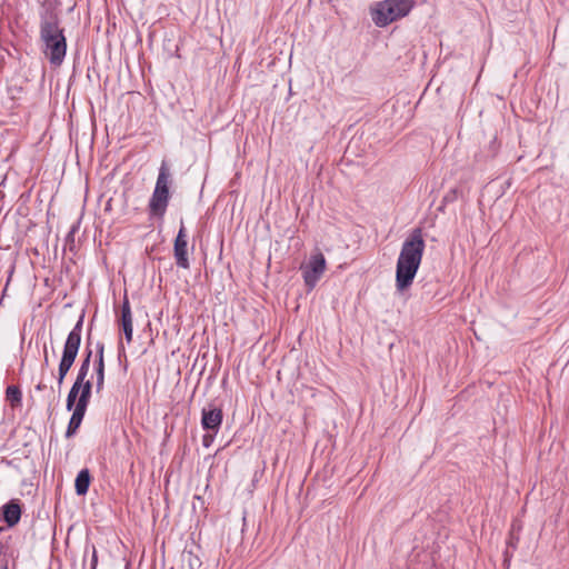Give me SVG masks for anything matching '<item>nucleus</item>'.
Listing matches in <instances>:
<instances>
[{"instance_id": "obj_4", "label": "nucleus", "mask_w": 569, "mask_h": 569, "mask_svg": "<svg viewBox=\"0 0 569 569\" xmlns=\"http://www.w3.org/2000/svg\"><path fill=\"white\" fill-rule=\"evenodd\" d=\"M169 183L170 171L167 163L163 161L159 169L156 187L149 202V210L151 214L159 217L164 214L170 197Z\"/></svg>"}, {"instance_id": "obj_6", "label": "nucleus", "mask_w": 569, "mask_h": 569, "mask_svg": "<svg viewBox=\"0 0 569 569\" xmlns=\"http://www.w3.org/2000/svg\"><path fill=\"white\" fill-rule=\"evenodd\" d=\"M326 258L320 251L313 252L308 262L301 266L303 280L309 289H313L316 287L317 282L326 271Z\"/></svg>"}, {"instance_id": "obj_9", "label": "nucleus", "mask_w": 569, "mask_h": 569, "mask_svg": "<svg viewBox=\"0 0 569 569\" xmlns=\"http://www.w3.org/2000/svg\"><path fill=\"white\" fill-rule=\"evenodd\" d=\"M120 323L128 343L132 341L133 325H132V312L130 302L127 296L123 298L121 306V319Z\"/></svg>"}, {"instance_id": "obj_1", "label": "nucleus", "mask_w": 569, "mask_h": 569, "mask_svg": "<svg viewBox=\"0 0 569 569\" xmlns=\"http://www.w3.org/2000/svg\"><path fill=\"white\" fill-rule=\"evenodd\" d=\"M39 43L43 57L52 67H60L67 54V38L58 13L51 8L40 12Z\"/></svg>"}, {"instance_id": "obj_23", "label": "nucleus", "mask_w": 569, "mask_h": 569, "mask_svg": "<svg viewBox=\"0 0 569 569\" xmlns=\"http://www.w3.org/2000/svg\"><path fill=\"white\" fill-rule=\"evenodd\" d=\"M43 388H44V386H43V385H41V383H39V385L37 386V389H38V390H42Z\"/></svg>"}, {"instance_id": "obj_16", "label": "nucleus", "mask_w": 569, "mask_h": 569, "mask_svg": "<svg viewBox=\"0 0 569 569\" xmlns=\"http://www.w3.org/2000/svg\"><path fill=\"white\" fill-rule=\"evenodd\" d=\"M96 389L100 392L104 386V360L97 359L96 361Z\"/></svg>"}, {"instance_id": "obj_2", "label": "nucleus", "mask_w": 569, "mask_h": 569, "mask_svg": "<svg viewBox=\"0 0 569 569\" xmlns=\"http://www.w3.org/2000/svg\"><path fill=\"white\" fill-rule=\"evenodd\" d=\"M425 248L422 229H412L403 241L397 260L396 287L399 291L411 286L421 263Z\"/></svg>"}, {"instance_id": "obj_13", "label": "nucleus", "mask_w": 569, "mask_h": 569, "mask_svg": "<svg viewBox=\"0 0 569 569\" xmlns=\"http://www.w3.org/2000/svg\"><path fill=\"white\" fill-rule=\"evenodd\" d=\"M76 383L79 385V391H80V395H79V398L77 401V406L88 408V405L90 402V397H91L92 383L90 380L82 381L80 383L76 382Z\"/></svg>"}, {"instance_id": "obj_7", "label": "nucleus", "mask_w": 569, "mask_h": 569, "mask_svg": "<svg viewBox=\"0 0 569 569\" xmlns=\"http://www.w3.org/2000/svg\"><path fill=\"white\" fill-rule=\"evenodd\" d=\"M173 254L178 267L189 268L187 233L182 222L174 240Z\"/></svg>"}, {"instance_id": "obj_14", "label": "nucleus", "mask_w": 569, "mask_h": 569, "mask_svg": "<svg viewBox=\"0 0 569 569\" xmlns=\"http://www.w3.org/2000/svg\"><path fill=\"white\" fill-rule=\"evenodd\" d=\"M91 356H92V351L88 350L87 356L84 357V359L81 362V366L79 368V371H78V375H77V378H76L74 382H79L80 383L82 381H88L87 380V376L89 373Z\"/></svg>"}, {"instance_id": "obj_19", "label": "nucleus", "mask_w": 569, "mask_h": 569, "mask_svg": "<svg viewBox=\"0 0 569 569\" xmlns=\"http://www.w3.org/2000/svg\"><path fill=\"white\" fill-rule=\"evenodd\" d=\"M97 351H98V355H97V359H102L103 360V351H104V347L102 343H98L97 345Z\"/></svg>"}, {"instance_id": "obj_22", "label": "nucleus", "mask_w": 569, "mask_h": 569, "mask_svg": "<svg viewBox=\"0 0 569 569\" xmlns=\"http://www.w3.org/2000/svg\"><path fill=\"white\" fill-rule=\"evenodd\" d=\"M66 376H61L58 373V377H57V382H58V386L61 387L62 383H63V380H64Z\"/></svg>"}, {"instance_id": "obj_20", "label": "nucleus", "mask_w": 569, "mask_h": 569, "mask_svg": "<svg viewBox=\"0 0 569 569\" xmlns=\"http://www.w3.org/2000/svg\"><path fill=\"white\" fill-rule=\"evenodd\" d=\"M97 562H98L97 550L93 548L92 559H91V569L97 568Z\"/></svg>"}, {"instance_id": "obj_12", "label": "nucleus", "mask_w": 569, "mask_h": 569, "mask_svg": "<svg viewBox=\"0 0 569 569\" xmlns=\"http://www.w3.org/2000/svg\"><path fill=\"white\" fill-rule=\"evenodd\" d=\"M91 481V476L88 469H82L79 471L76 478L74 487L76 492L79 496H83L88 492L89 486Z\"/></svg>"}, {"instance_id": "obj_5", "label": "nucleus", "mask_w": 569, "mask_h": 569, "mask_svg": "<svg viewBox=\"0 0 569 569\" xmlns=\"http://www.w3.org/2000/svg\"><path fill=\"white\" fill-rule=\"evenodd\" d=\"M82 325L83 318L80 317V319L77 321L76 326L67 337V340L63 346L62 357L58 367V373L61 376H67V373L74 363L81 345Z\"/></svg>"}, {"instance_id": "obj_11", "label": "nucleus", "mask_w": 569, "mask_h": 569, "mask_svg": "<svg viewBox=\"0 0 569 569\" xmlns=\"http://www.w3.org/2000/svg\"><path fill=\"white\" fill-rule=\"evenodd\" d=\"M72 410H73V412L71 415V418L69 420L68 428H67V431H66V437L67 438H71L72 436L76 435L77 430L81 426V422H82L83 417L86 415L87 408H83V407H80V406L76 405V407Z\"/></svg>"}, {"instance_id": "obj_15", "label": "nucleus", "mask_w": 569, "mask_h": 569, "mask_svg": "<svg viewBox=\"0 0 569 569\" xmlns=\"http://www.w3.org/2000/svg\"><path fill=\"white\" fill-rule=\"evenodd\" d=\"M6 398L12 407L21 405L22 393L17 386H9L6 390Z\"/></svg>"}, {"instance_id": "obj_8", "label": "nucleus", "mask_w": 569, "mask_h": 569, "mask_svg": "<svg viewBox=\"0 0 569 569\" xmlns=\"http://www.w3.org/2000/svg\"><path fill=\"white\" fill-rule=\"evenodd\" d=\"M201 426L204 430L213 431L217 433L222 423V410L212 405L202 409Z\"/></svg>"}, {"instance_id": "obj_21", "label": "nucleus", "mask_w": 569, "mask_h": 569, "mask_svg": "<svg viewBox=\"0 0 569 569\" xmlns=\"http://www.w3.org/2000/svg\"><path fill=\"white\" fill-rule=\"evenodd\" d=\"M43 365H44V366H48V365H49V358H48V350H47V347H44Z\"/></svg>"}, {"instance_id": "obj_10", "label": "nucleus", "mask_w": 569, "mask_h": 569, "mask_svg": "<svg viewBox=\"0 0 569 569\" xmlns=\"http://www.w3.org/2000/svg\"><path fill=\"white\" fill-rule=\"evenodd\" d=\"M1 516L3 521L9 526L13 527L21 518V506L18 500H10L1 508Z\"/></svg>"}, {"instance_id": "obj_18", "label": "nucleus", "mask_w": 569, "mask_h": 569, "mask_svg": "<svg viewBox=\"0 0 569 569\" xmlns=\"http://www.w3.org/2000/svg\"><path fill=\"white\" fill-rule=\"evenodd\" d=\"M214 432L213 435H210V433H207L202 437V445L208 448L211 446L212 441H213V438H214Z\"/></svg>"}, {"instance_id": "obj_17", "label": "nucleus", "mask_w": 569, "mask_h": 569, "mask_svg": "<svg viewBox=\"0 0 569 569\" xmlns=\"http://www.w3.org/2000/svg\"><path fill=\"white\" fill-rule=\"evenodd\" d=\"M79 395H80L79 385L73 382V385L67 396V403H66L67 410L70 411L76 407Z\"/></svg>"}, {"instance_id": "obj_3", "label": "nucleus", "mask_w": 569, "mask_h": 569, "mask_svg": "<svg viewBox=\"0 0 569 569\" xmlns=\"http://www.w3.org/2000/svg\"><path fill=\"white\" fill-rule=\"evenodd\" d=\"M413 0H383L371 9V18L377 27H387L409 14L413 8Z\"/></svg>"}]
</instances>
